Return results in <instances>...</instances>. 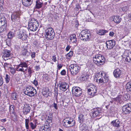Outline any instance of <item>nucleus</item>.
Segmentation results:
<instances>
[{
	"label": "nucleus",
	"mask_w": 131,
	"mask_h": 131,
	"mask_svg": "<svg viewBox=\"0 0 131 131\" xmlns=\"http://www.w3.org/2000/svg\"><path fill=\"white\" fill-rule=\"evenodd\" d=\"M49 90V89L47 87H44L42 90V92L43 95L46 97H47L49 95L48 91Z\"/></svg>",
	"instance_id": "nucleus-25"
},
{
	"label": "nucleus",
	"mask_w": 131,
	"mask_h": 131,
	"mask_svg": "<svg viewBox=\"0 0 131 131\" xmlns=\"http://www.w3.org/2000/svg\"><path fill=\"white\" fill-rule=\"evenodd\" d=\"M101 112V111L100 108H94L91 111L90 113V115L92 118H93L99 116Z\"/></svg>",
	"instance_id": "nucleus-9"
},
{
	"label": "nucleus",
	"mask_w": 131,
	"mask_h": 131,
	"mask_svg": "<svg viewBox=\"0 0 131 131\" xmlns=\"http://www.w3.org/2000/svg\"><path fill=\"white\" fill-rule=\"evenodd\" d=\"M37 120L36 119H35V122H35V125H33V129H34V128H35L36 127V125H38V123H37L36 122V121H37Z\"/></svg>",
	"instance_id": "nucleus-55"
},
{
	"label": "nucleus",
	"mask_w": 131,
	"mask_h": 131,
	"mask_svg": "<svg viewBox=\"0 0 131 131\" xmlns=\"http://www.w3.org/2000/svg\"><path fill=\"white\" fill-rule=\"evenodd\" d=\"M38 26V22L36 20H35V21L33 22V29L35 28L34 30L35 31H36Z\"/></svg>",
	"instance_id": "nucleus-39"
},
{
	"label": "nucleus",
	"mask_w": 131,
	"mask_h": 131,
	"mask_svg": "<svg viewBox=\"0 0 131 131\" xmlns=\"http://www.w3.org/2000/svg\"><path fill=\"white\" fill-rule=\"evenodd\" d=\"M77 41V38L75 34H73L70 35L69 42L71 43H75Z\"/></svg>",
	"instance_id": "nucleus-22"
},
{
	"label": "nucleus",
	"mask_w": 131,
	"mask_h": 131,
	"mask_svg": "<svg viewBox=\"0 0 131 131\" xmlns=\"http://www.w3.org/2000/svg\"><path fill=\"white\" fill-rule=\"evenodd\" d=\"M122 111L123 114H127L131 111V104H127L122 107Z\"/></svg>",
	"instance_id": "nucleus-12"
},
{
	"label": "nucleus",
	"mask_w": 131,
	"mask_h": 131,
	"mask_svg": "<svg viewBox=\"0 0 131 131\" xmlns=\"http://www.w3.org/2000/svg\"><path fill=\"white\" fill-rule=\"evenodd\" d=\"M122 71L119 69L117 68L113 72V74L115 77L119 78L121 74Z\"/></svg>",
	"instance_id": "nucleus-19"
},
{
	"label": "nucleus",
	"mask_w": 131,
	"mask_h": 131,
	"mask_svg": "<svg viewBox=\"0 0 131 131\" xmlns=\"http://www.w3.org/2000/svg\"><path fill=\"white\" fill-rule=\"evenodd\" d=\"M10 71L12 74H14L15 72V70L14 68L11 67L10 68Z\"/></svg>",
	"instance_id": "nucleus-44"
},
{
	"label": "nucleus",
	"mask_w": 131,
	"mask_h": 131,
	"mask_svg": "<svg viewBox=\"0 0 131 131\" xmlns=\"http://www.w3.org/2000/svg\"><path fill=\"white\" fill-rule=\"evenodd\" d=\"M63 125L67 127H72L75 125V121L71 117H67L65 118L63 121Z\"/></svg>",
	"instance_id": "nucleus-7"
},
{
	"label": "nucleus",
	"mask_w": 131,
	"mask_h": 131,
	"mask_svg": "<svg viewBox=\"0 0 131 131\" xmlns=\"http://www.w3.org/2000/svg\"><path fill=\"white\" fill-rule=\"evenodd\" d=\"M5 79L6 81V83H8L9 82L10 80V77L8 75L6 74V75Z\"/></svg>",
	"instance_id": "nucleus-43"
},
{
	"label": "nucleus",
	"mask_w": 131,
	"mask_h": 131,
	"mask_svg": "<svg viewBox=\"0 0 131 131\" xmlns=\"http://www.w3.org/2000/svg\"><path fill=\"white\" fill-rule=\"evenodd\" d=\"M128 58H129V62L130 63H131V53H129Z\"/></svg>",
	"instance_id": "nucleus-56"
},
{
	"label": "nucleus",
	"mask_w": 131,
	"mask_h": 131,
	"mask_svg": "<svg viewBox=\"0 0 131 131\" xmlns=\"http://www.w3.org/2000/svg\"><path fill=\"white\" fill-rule=\"evenodd\" d=\"M111 124L115 127H120V122L118 119H116L112 121Z\"/></svg>",
	"instance_id": "nucleus-24"
},
{
	"label": "nucleus",
	"mask_w": 131,
	"mask_h": 131,
	"mask_svg": "<svg viewBox=\"0 0 131 131\" xmlns=\"http://www.w3.org/2000/svg\"><path fill=\"white\" fill-rule=\"evenodd\" d=\"M53 106L56 109H57L58 107L57 106V105L55 103H54Z\"/></svg>",
	"instance_id": "nucleus-58"
},
{
	"label": "nucleus",
	"mask_w": 131,
	"mask_h": 131,
	"mask_svg": "<svg viewBox=\"0 0 131 131\" xmlns=\"http://www.w3.org/2000/svg\"><path fill=\"white\" fill-rule=\"evenodd\" d=\"M72 93L73 95L75 96L79 97L81 95L82 91L80 88L73 87L72 88Z\"/></svg>",
	"instance_id": "nucleus-10"
},
{
	"label": "nucleus",
	"mask_w": 131,
	"mask_h": 131,
	"mask_svg": "<svg viewBox=\"0 0 131 131\" xmlns=\"http://www.w3.org/2000/svg\"><path fill=\"white\" fill-rule=\"evenodd\" d=\"M93 61L94 63L98 66L103 65L105 62L104 57L100 54L95 55L93 58Z\"/></svg>",
	"instance_id": "nucleus-1"
},
{
	"label": "nucleus",
	"mask_w": 131,
	"mask_h": 131,
	"mask_svg": "<svg viewBox=\"0 0 131 131\" xmlns=\"http://www.w3.org/2000/svg\"><path fill=\"white\" fill-rule=\"evenodd\" d=\"M14 106L13 105H11L9 107V111L10 114H13L14 112Z\"/></svg>",
	"instance_id": "nucleus-41"
},
{
	"label": "nucleus",
	"mask_w": 131,
	"mask_h": 131,
	"mask_svg": "<svg viewBox=\"0 0 131 131\" xmlns=\"http://www.w3.org/2000/svg\"><path fill=\"white\" fill-rule=\"evenodd\" d=\"M20 14L18 12H14L11 16V18L13 21H18L19 17Z\"/></svg>",
	"instance_id": "nucleus-13"
},
{
	"label": "nucleus",
	"mask_w": 131,
	"mask_h": 131,
	"mask_svg": "<svg viewBox=\"0 0 131 131\" xmlns=\"http://www.w3.org/2000/svg\"><path fill=\"white\" fill-rule=\"evenodd\" d=\"M114 34L113 32L111 31L110 32V33H109V35L110 36H113Z\"/></svg>",
	"instance_id": "nucleus-61"
},
{
	"label": "nucleus",
	"mask_w": 131,
	"mask_h": 131,
	"mask_svg": "<svg viewBox=\"0 0 131 131\" xmlns=\"http://www.w3.org/2000/svg\"><path fill=\"white\" fill-rule=\"evenodd\" d=\"M6 121V119H0V121L3 123H5Z\"/></svg>",
	"instance_id": "nucleus-62"
},
{
	"label": "nucleus",
	"mask_w": 131,
	"mask_h": 131,
	"mask_svg": "<svg viewBox=\"0 0 131 131\" xmlns=\"http://www.w3.org/2000/svg\"><path fill=\"white\" fill-rule=\"evenodd\" d=\"M88 114H85V113L81 114L79 116L78 118L79 120V122L80 123L84 121L85 120H87L88 119Z\"/></svg>",
	"instance_id": "nucleus-18"
},
{
	"label": "nucleus",
	"mask_w": 131,
	"mask_h": 131,
	"mask_svg": "<svg viewBox=\"0 0 131 131\" xmlns=\"http://www.w3.org/2000/svg\"><path fill=\"white\" fill-rule=\"evenodd\" d=\"M36 7L37 8L39 9L41 8L42 5V3L38 1H37L36 2Z\"/></svg>",
	"instance_id": "nucleus-37"
},
{
	"label": "nucleus",
	"mask_w": 131,
	"mask_h": 131,
	"mask_svg": "<svg viewBox=\"0 0 131 131\" xmlns=\"http://www.w3.org/2000/svg\"><path fill=\"white\" fill-rule=\"evenodd\" d=\"M59 85L60 90L63 91H65L67 90L69 87L67 83L66 82H60L59 83Z\"/></svg>",
	"instance_id": "nucleus-14"
},
{
	"label": "nucleus",
	"mask_w": 131,
	"mask_h": 131,
	"mask_svg": "<svg viewBox=\"0 0 131 131\" xmlns=\"http://www.w3.org/2000/svg\"><path fill=\"white\" fill-rule=\"evenodd\" d=\"M22 55L25 56H28L29 55V53L28 52L27 50L26 49H24L22 52Z\"/></svg>",
	"instance_id": "nucleus-38"
},
{
	"label": "nucleus",
	"mask_w": 131,
	"mask_h": 131,
	"mask_svg": "<svg viewBox=\"0 0 131 131\" xmlns=\"http://www.w3.org/2000/svg\"><path fill=\"white\" fill-rule=\"evenodd\" d=\"M112 18L114 22L117 24L119 23L122 20L121 18L118 15L113 16Z\"/></svg>",
	"instance_id": "nucleus-21"
},
{
	"label": "nucleus",
	"mask_w": 131,
	"mask_h": 131,
	"mask_svg": "<svg viewBox=\"0 0 131 131\" xmlns=\"http://www.w3.org/2000/svg\"><path fill=\"white\" fill-rule=\"evenodd\" d=\"M80 69V67L76 64H72L70 65L69 67V69L71 73L73 76H75L78 74Z\"/></svg>",
	"instance_id": "nucleus-5"
},
{
	"label": "nucleus",
	"mask_w": 131,
	"mask_h": 131,
	"mask_svg": "<svg viewBox=\"0 0 131 131\" xmlns=\"http://www.w3.org/2000/svg\"><path fill=\"white\" fill-rule=\"evenodd\" d=\"M22 3L23 5L26 7L29 6L32 4L31 0H22Z\"/></svg>",
	"instance_id": "nucleus-26"
},
{
	"label": "nucleus",
	"mask_w": 131,
	"mask_h": 131,
	"mask_svg": "<svg viewBox=\"0 0 131 131\" xmlns=\"http://www.w3.org/2000/svg\"><path fill=\"white\" fill-rule=\"evenodd\" d=\"M88 93L90 95L91 97H92L95 95L97 91L96 86L92 84H90L87 86Z\"/></svg>",
	"instance_id": "nucleus-6"
},
{
	"label": "nucleus",
	"mask_w": 131,
	"mask_h": 131,
	"mask_svg": "<svg viewBox=\"0 0 131 131\" xmlns=\"http://www.w3.org/2000/svg\"><path fill=\"white\" fill-rule=\"evenodd\" d=\"M130 53H128L127 52L125 51L123 54L122 56L123 57V58L125 59L129 55Z\"/></svg>",
	"instance_id": "nucleus-42"
},
{
	"label": "nucleus",
	"mask_w": 131,
	"mask_h": 131,
	"mask_svg": "<svg viewBox=\"0 0 131 131\" xmlns=\"http://www.w3.org/2000/svg\"><path fill=\"white\" fill-rule=\"evenodd\" d=\"M6 25H2L0 27V33L3 32L6 30Z\"/></svg>",
	"instance_id": "nucleus-40"
},
{
	"label": "nucleus",
	"mask_w": 131,
	"mask_h": 131,
	"mask_svg": "<svg viewBox=\"0 0 131 131\" xmlns=\"http://www.w3.org/2000/svg\"><path fill=\"white\" fill-rule=\"evenodd\" d=\"M37 92L36 89L33 88V96H36L37 95Z\"/></svg>",
	"instance_id": "nucleus-50"
},
{
	"label": "nucleus",
	"mask_w": 131,
	"mask_h": 131,
	"mask_svg": "<svg viewBox=\"0 0 131 131\" xmlns=\"http://www.w3.org/2000/svg\"><path fill=\"white\" fill-rule=\"evenodd\" d=\"M35 68L37 70H38L40 69V68L39 66H37L35 67Z\"/></svg>",
	"instance_id": "nucleus-64"
},
{
	"label": "nucleus",
	"mask_w": 131,
	"mask_h": 131,
	"mask_svg": "<svg viewBox=\"0 0 131 131\" xmlns=\"http://www.w3.org/2000/svg\"><path fill=\"white\" fill-rule=\"evenodd\" d=\"M3 83V80L2 76L0 75V86L2 85Z\"/></svg>",
	"instance_id": "nucleus-45"
},
{
	"label": "nucleus",
	"mask_w": 131,
	"mask_h": 131,
	"mask_svg": "<svg viewBox=\"0 0 131 131\" xmlns=\"http://www.w3.org/2000/svg\"><path fill=\"white\" fill-rule=\"evenodd\" d=\"M27 65L25 62H21L17 66L16 68L17 71L24 72L27 69Z\"/></svg>",
	"instance_id": "nucleus-8"
},
{
	"label": "nucleus",
	"mask_w": 131,
	"mask_h": 131,
	"mask_svg": "<svg viewBox=\"0 0 131 131\" xmlns=\"http://www.w3.org/2000/svg\"><path fill=\"white\" fill-rule=\"evenodd\" d=\"M30 110V107L28 105L25 104L24 105L23 110V112L25 115L27 114L29 112Z\"/></svg>",
	"instance_id": "nucleus-20"
},
{
	"label": "nucleus",
	"mask_w": 131,
	"mask_h": 131,
	"mask_svg": "<svg viewBox=\"0 0 131 131\" xmlns=\"http://www.w3.org/2000/svg\"><path fill=\"white\" fill-rule=\"evenodd\" d=\"M32 88L33 87L31 86L27 87L26 90L24 91V94L30 96H33V90H32Z\"/></svg>",
	"instance_id": "nucleus-16"
},
{
	"label": "nucleus",
	"mask_w": 131,
	"mask_h": 131,
	"mask_svg": "<svg viewBox=\"0 0 131 131\" xmlns=\"http://www.w3.org/2000/svg\"><path fill=\"white\" fill-rule=\"evenodd\" d=\"M54 94L56 95H57L58 94V92L57 89L55 88L54 89Z\"/></svg>",
	"instance_id": "nucleus-52"
},
{
	"label": "nucleus",
	"mask_w": 131,
	"mask_h": 131,
	"mask_svg": "<svg viewBox=\"0 0 131 131\" xmlns=\"http://www.w3.org/2000/svg\"><path fill=\"white\" fill-rule=\"evenodd\" d=\"M79 36L81 39L84 41H89L91 37L89 31L86 30H82L79 34Z\"/></svg>",
	"instance_id": "nucleus-4"
},
{
	"label": "nucleus",
	"mask_w": 131,
	"mask_h": 131,
	"mask_svg": "<svg viewBox=\"0 0 131 131\" xmlns=\"http://www.w3.org/2000/svg\"><path fill=\"white\" fill-rule=\"evenodd\" d=\"M123 99L125 101H126L128 100L129 97L126 94H125L123 96Z\"/></svg>",
	"instance_id": "nucleus-46"
},
{
	"label": "nucleus",
	"mask_w": 131,
	"mask_h": 131,
	"mask_svg": "<svg viewBox=\"0 0 131 131\" xmlns=\"http://www.w3.org/2000/svg\"><path fill=\"white\" fill-rule=\"evenodd\" d=\"M80 129L81 131H89L88 128L84 126V125H80Z\"/></svg>",
	"instance_id": "nucleus-36"
},
{
	"label": "nucleus",
	"mask_w": 131,
	"mask_h": 131,
	"mask_svg": "<svg viewBox=\"0 0 131 131\" xmlns=\"http://www.w3.org/2000/svg\"><path fill=\"white\" fill-rule=\"evenodd\" d=\"M121 100V98L119 97H117L115 98V100L117 102H119Z\"/></svg>",
	"instance_id": "nucleus-60"
},
{
	"label": "nucleus",
	"mask_w": 131,
	"mask_h": 131,
	"mask_svg": "<svg viewBox=\"0 0 131 131\" xmlns=\"http://www.w3.org/2000/svg\"><path fill=\"white\" fill-rule=\"evenodd\" d=\"M52 60L53 61L55 62L57 61V58L56 56H53L52 57Z\"/></svg>",
	"instance_id": "nucleus-51"
},
{
	"label": "nucleus",
	"mask_w": 131,
	"mask_h": 131,
	"mask_svg": "<svg viewBox=\"0 0 131 131\" xmlns=\"http://www.w3.org/2000/svg\"><path fill=\"white\" fill-rule=\"evenodd\" d=\"M85 77L84 76L82 77H81L80 78V80L82 81H84L85 80Z\"/></svg>",
	"instance_id": "nucleus-57"
},
{
	"label": "nucleus",
	"mask_w": 131,
	"mask_h": 131,
	"mask_svg": "<svg viewBox=\"0 0 131 131\" xmlns=\"http://www.w3.org/2000/svg\"><path fill=\"white\" fill-rule=\"evenodd\" d=\"M97 79L99 80L100 83L103 84L107 82L108 80L107 74L103 72H100L97 75Z\"/></svg>",
	"instance_id": "nucleus-3"
},
{
	"label": "nucleus",
	"mask_w": 131,
	"mask_h": 131,
	"mask_svg": "<svg viewBox=\"0 0 131 131\" xmlns=\"http://www.w3.org/2000/svg\"><path fill=\"white\" fill-rule=\"evenodd\" d=\"M10 96L12 99L14 100H17L18 97L17 93L14 92H12Z\"/></svg>",
	"instance_id": "nucleus-28"
},
{
	"label": "nucleus",
	"mask_w": 131,
	"mask_h": 131,
	"mask_svg": "<svg viewBox=\"0 0 131 131\" xmlns=\"http://www.w3.org/2000/svg\"><path fill=\"white\" fill-rule=\"evenodd\" d=\"M71 47L70 46L68 45L67 47L66 48V51H69Z\"/></svg>",
	"instance_id": "nucleus-59"
},
{
	"label": "nucleus",
	"mask_w": 131,
	"mask_h": 131,
	"mask_svg": "<svg viewBox=\"0 0 131 131\" xmlns=\"http://www.w3.org/2000/svg\"><path fill=\"white\" fill-rule=\"evenodd\" d=\"M9 66V63H5L4 64V68L5 69L6 68H7Z\"/></svg>",
	"instance_id": "nucleus-49"
},
{
	"label": "nucleus",
	"mask_w": 131,
	"mask_h": 131,
	"mask_svg": "<svg viewBox=\"0 0 131 131\" xmlns=\"http://www.w3.org/2000/svg\"><path fill=\"white\" fill-rule=\"evenodd\" d=\"M128 56H129L125 59V61L128 62L129 61V58H128Z\"/></svg>",
	"instance_id": "nucleus-63"
},
{
	"label": "nucleus",
	"mask_w": 131,
	"mask_h": 131,
	"mask_svg": "<svg viewBox=\"0 0 131 131\" xmlns=\"http://www.w3.org/2000/svg\"><path fill=\"white\" fill-rule=\"evenodd\" d=\"M0 131H6L5 127L2 126H0Z\"/></svg>",
	"instance_id": "nucleus-48"
},
{
	"label": "nucleus",
	"mask_w": 131,
	"mask_h": 131,
	"mask_svg": "<svg viewBox=\"0 0 131 131\" xmlns=\"http://www.w3.org/2000/svg\"><path fill=\"white\" fill-rule=\"evenodd\" d=\"M52 114L50 113L48 114L46 116V118L47 119V121L48 123H50L52 121Z\"/></svg>",
	"instance_id": "nucleus-27"
},
{
	"label": "nucleus",
	"mask_w": 131,
	"mask_h": 131,
	"mask_svg": "<svg viewBox=\"0 0 131 131\" xmlns=\"http://www.w3.org/2000/svg\"><path fill=\"white\" fill-rule=\"evenodd\" d=\"M122 7H121V8L122 11L125 12L126 11L128 8V7L126 4H122Z\"/></svg>",
	"instance_id": "nucleus-30"
},
{
	"label": "nucleus",
	"mask_w": 131,
	"mask_h": 131,
	"mask_svg": "<svg viewBox=\"0 0 131 131\" xmlns=\"http://www.w3.org/2000/svg\"><path fill=\"white\" fill-rule=\"evenodd\" d=\"M127 25L125 28L124 30L126 31L127 34L129 32V30H131V22H129L126 24Z\"/></svg>",
	"instance_id": "nucleus-23"
},
{
	"label": "nucleus",
	"mask_w": 131,
	"mask_h": 131,
	"mask_svg": "<svg viewBox=\"0 0 131 131\" xmlns=\"http://www.w3.org/2000/svg\"><path fill=\"white\" fill-rule=\"evenodd\" d=\"M66 71L64 70H62L61 72V74L62 75H64L66 74Z\"/></svg>",
	"instance_id": "nucleus-53"
},
{
	"label": "nucleus",
	"mask_w": 131,
	"mask_h": 131,
	"mask_svg": "<svg viewBox=\"0 0 131 131\" xmlns=\"http://www.w3.org/2000/svg\"><path fill=\"white\" fill-rule=\"evenodd\" d=\"M106 43L107 48L110 49H112L115 45V42L112 40L107 41Z\"/></svg>",
	"instance_id": "nucleus-17"
},
{
	"label": "nucleus",
	"mask_w": 131,
	"mask_h": 131,
	"mask_svg": "<svg viewBox=\"0 0 131 131\" xmlns=\"http://www.w3.org/2000/svg\"><path fill=\"white\" fill-rule=\"evenodd\" d=\"M0 23H1L2 25H6V26H7L6 21L5 17H1L0 19Z\"/></svg>",
	"instance_id": "nucleus-32"
},
{
	"label": "nucleus",
	"mask_w": 131,
	"mask_h": 131,
	"mask_svg": "<svg viewBox=\"0 0 131 131\" xmlns=\"http://www.w3.org/2000/svg\"><path fill=\"white\" fill-rule=\"evenodd\" d=\"M17 37L19 39H20L22 40H25L26 38V34L23 32L21 31L18 30L17 32Z\"/></svg>",
	"instance_id": "nucleus-15"
},
{
	"label": "nucleus",
	"mask_w": 131,
	"mask_h": 131,
	"mask_svg": "<svg viewBox=\"0 0 131 131\" xmlns=\"http://www.w3.org/2000/svg\"><path fill=\"white\" fill-rule=\"evenodd\" d=\"M33 84H34L36 86L38 85L37 81L36 80H34L33 81Z\"/></svg>",
	"instance_id": "nucleus-54"
},
{
	"label": "nucleus",
	"mask_w": 131,
	"mask_h": 131,
	"mask_svg": "<svg viewBox=\"0 0 131 131\" xmlns=\"http://www.w3.org/2000/svg\"><path fill=\"white\" fill-rule=\"evenodd\" d=\"M50 128L49 125H46L41 127H40L39 129L40 131H46L47 129Z\"/></svg>",
	"instance_id": "nucleus-29"
},
{
	"label": "nucleus",
	"mask_w": 131,
	"mask_h": 131,
	"mask_svg": "<svg viewBox=\"0 0 131 131\" xmlns=\"http://www.w3.org/2000/svg\"><path fill=\"white\" fill-rule=\"evenodd\" d=\"M28 25L30 30L33 31V23L32 19H29L28 23Z\"/></svg>",
	"instance_id": "nucleus-35"
},
{
	"label": "nucleus",
	"mask_w": 131,
	"mask_h": 131,
	"mask_svg": "<svg viewBox=\"0 0 131 131\" xmlns=\"http://www.w3.org/2000/svg\"><path fill=\"white\" fill-rule=\"evenodd\" d=\"M15 34L14 32L10 31H9L7 34V37L8 39H11L14 36Z\"/></svg>",
	"instance_id": "nucleus-34"
},
{
	"label": "nucleus",
	"mask_w": 131,
	"mask_h": 131,
	"mask_svg": "<svg viewBox=\"0 0 131 131\" xmlns=\"http://www.w3.org/2000/svg\"><path fill=\"white\" fill-rule=\"evenodd\" d=\"M107 32V31L103 29H100L97 31V33L99 35H103Z\"/></svg>",
	"instance_id": "nucleus-33"
},
{
	"label": "nucleus",
	"mask_w": 131,
	"mask_h": 131,
	"mask_svg": "<svg viewBox=\"0 0 131 131\" xmlns=\"http://www.w3.org/2000/svg\"><path fill=\"white\" fill-rule=\"evenodd\" d=\"M45 36L47 40L49 41L52 40L55 36L54 30L51 27L47 28L45 30Z\"/></svg>",
	"instance_id": "nucleus-2"
},
{
	"label": "nucleus",
	"mask_w": 131,
	"mask_h": 131,
	"mask_svg": "<svg viewBox=\"0 0 131 131\" xmlns=\"http://www.w3.org/2000/svg\"><path fill=\"white\" fill-rule=\"evenodd\" d=\"M73 52L72 51H70L67 54V56L69 57H71L73 55Z\"/></svg>",
	"instance_id": "nucleus-47"
},
{
	"label": "nucleus",
	"mask_w": 131,
	"mask_h": 131,
	"mask_svg": "<svg viewBox=\"0 0 131 131\" xmlns=\"http://www.w3.org/2000/svg\"><path fill=\"white\" fill-rule=\"evenodd\" d=\"M2 55L3 59L6 60L10 59L11 53L10 50L5 49L3 51Z\"/></svg>",
	"instance_id": "nucleus-11"
},
{
	"label": "nucleus",
	"mask_w": 131,
	"mask_h": 131,
	"mask_svg": "<svg viewBox=\"0 0 131 131\" xmlns=\"http://www.w3.org/2000/svg\"><path fill=\"white\" fill-rule=\"evenodd\" d=\"M126 88L128 92L131 91V81L127 83L126 85Z\"/></svg>",
	"instance_id": "nucleus-31"
}]
</instances>
